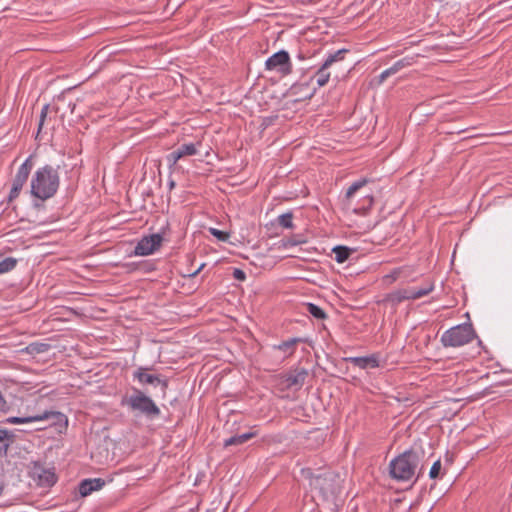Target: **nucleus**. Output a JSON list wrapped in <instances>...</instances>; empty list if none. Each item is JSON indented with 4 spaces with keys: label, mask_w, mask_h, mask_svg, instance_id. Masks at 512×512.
Returning a JSON list of instances; mask_svg holds the SVG:
<instances>
[{
    "label": "nucleus",
    "mask_w": 512,
    "mask_h": 512,
    "mask_svg": "<svg viewBox=\"0 0 512 512\" xmlns=\"http://www.w3.org/2000/svg\"><path fill=\"white\" fill-rule=\"evenodd\" d=\"M59 167L45 165L34 173L31 179V195L42 201L53 197L59 188Z\"/></svg>",
    "instance_id": "nucleus-1"
},
{
    "label": "nucleus",
    "mask_w": 512,
    "mask_h": 512,
    "mask_svg": "<svg viewBox=\"0 0 512 512\" xmlns=\"http://www.w3.org/2000/svg\"><path fill=\"white\" fill-rule=\"evenodd\" d=\"M421 454L413 449L406 450L389 464V473L397 481H409L418 471Z\"/></svg>",
    "instance_id": "nucleus-2"
},
{
    "label": "nucleus",
    "mask_w": 512,
    "mask_h": 512,
    "mask_svg": "<svg viewBox=\"0 0 512 512\" xmlns=\"http://www.w3.org/2000/svg\"><path fill=\"white\" fill-rule=\"evenodd\" d=\"M341 480L339 475L331 471H325L319 475L310 476V486L318 490L325 500L334 498L340 493Z\"/></svg>",
    "instance_id": "nucleus-3"
},
{
    "label": "nucleus",
    "mask_w": 512,
    "mask_h": 512,
    "mask_svg": "<svg viewBox=\"0 0 512 512\" xmlns=\"http://www.w3.org/2000/svg\"><path fill=\"white\" fill-rule=\"evenodd\" d=\"M476 337L472 324L464 323L446 330L441 336L444 347H460Z\"/></svg>",
    "instance_id": "nucleus-4"
},
{
    "label": "nucleus",
    "mask_w": 512,
    "mask_h": 512,
    "mask_svg": "<svg viewBox=\"0 0 512 512\" xmlns=\"http://www.w3.org/2000/svg\"><path fill=\"white\" fill-rule=\"evenodd\" d=\"M127 404L132 410L139 411L147 417L154 418L160 415V409L153 400L138 389H134V393L128 398Z\"/></svg>",
    "instance_id": "nucleus-5"
},
{
    "label": "nucleus",
    "mask_w": 512,
    "mask_h": 512,
    "mask_svg": "<svg viewBox=\"0 0 512 512\" xmlns=\"http://www.w3.org/2000/svg\"><path fill=\"white\" fill-rule=\"evenodd\" d=\"M433 290V285H428L425 288H406L399 289L387 294L383 302L396 307L405 300H415L428 295Z\"/></svg>",
    "instance_id": "nucleus-6"
},
{
    "label": "nucleus",
    "mask_w": 512,
    "mask_h": 512,
    "mask_svg": "<svg viewBox=\"0 0 512 512\" xmlns=\"http://www.w3.org/2000/svg\"><path fill=\"white\" fill-rule=\"evenodd\" d=\"M43 420H52L54 425H64L67 427L68 419L67 416L58 411H45L41 414L27 416V417H8L5 422L8 424H27Z\"/></svg>",
    "instance_id": "nucleus-7"
},
{
    "label": "nucleus",
    "mask_w": 512,
    "mask_h": 512,
    "mask_svg": "<svg viewBox=\"0 0 512 512\" xmlns=\"http://www.w3.org/2000/svg\"><path fill=\"white\" fill-rule=\"evenodd\" d=\"M33 168L32 156L28 157L18 168L13 179L12 187L8 195V203L14 201L20 194L23 186L28 180L29 174Z\"/></svg>",
    "instance_id": "nucleus-8"
},
{
    "label": "nucleus",
    "mask_w": 512,
    "mask_h": 512,
    "mask_svg": "<svg viewBox=\"0 0 512 512\" xmlns=\"http://www.w3.org/2000/svg\"><path fill=\"white\" fill-rule=\"evenodd\" d=\"M265 69L268 71H277L282 76L291 74L292 63L289 53L285 50L274 53L266 60Z\"/></svg>",
    "instance_id": "nucleus-9"
},
{
    "label": "nucleus",
    "mask_w": 512,
    "mask_h": 512,
    "mask_svg": "<svg viewBox=\"0 0 512 512\" xmlns=\"http://www.w3.org/2000/svg\"><path fill=\"white\" fill-rule=\"evenodd\" d=\"M348 52L347 49H340L334 52L333 54H330L327 59L324 61V63L321 65V67L317 70L315 73L314 78L316 79V82L319 87L325 86L330 78V73L327 71L334 63L338 61H342Z\"/></svg>",
    "instance_id": "nucleus-10"
},
{
    "label": "nucleus",
    "mask_w": 512,
    "mask_h": 512,
    "mask_svg": "<svg viewBox=\"0 0 512 512\" xmlns=\"http://www.w3.org/2000/svg\"><path fill=\"white\" fill-rule=\"evenodd\" d=\"M162 241L163 237L159 233L144 236L135 246L134 254L137 256L153 254L161 247Z\"/></svg>",
    "instance_id": "nucleus-11"
},
{
    "label": "nucleus",
    "mask_w": 512,
    "mask_h": 512,
    "mask_svg": "<svg viewBox=\"0 0 512 512\" xmlns=\"http://www.w3.org/2000/svg\"><path fill=\"white\" fill-rule=\"evenodd\" d=\"M149 368L139 367L133 373V378L138 380L141 384H149L152 386H161L162 395L165 396L166 390L168 388V381L166 379L160 378V376L148 374L147 371Z\"/></svg>",
    "instance_id": "nucleus-12"
},
{
    "label": "nucleus",
    "mask_w": 512,
    "mask_h": 512,
    "mask_svg": "<svg viewBox=\"0 0 512 512\" xmlns=\"http://www.w3.org/2000/svg\"><path fill=\"white\" fill-rule=\"evenodd\" d=\"M344 361L353 364L360 369L377 368L380 366L378 354H371L362 357H346Z\"/></svg>",
    "instance_id": "nucleus-13"
},
{
    "label": "nucleus",
    "mask_w": 512,
    "mask_h": 512,
    "mask_svg": "<svg viewBox=\"0 0 512 512\" xmlns=\"http://www.w3.org/2000/svg\"><path fill=\"white\" fill-rule=\"evenodd\" d=\"M414 63L413 57H405L395 62L390 68L384 70L378 77V84H382L388 77L398 73L403 68L409 67Z\"/></svg>",
    "instance_id": "nucleus-14"
},
{
    "label": "nucleus",
    "mask_w": 512,
    "mask_h": 512,
    "mask_svg": "<svg viewBox=\"0 0 512 512\" xmlns=\"http://www.w3.org/2000/svg\"><path fill=\"white\" fill-rule=\"evenodd\" d=\"M105 485L101 478L84 479L78 485V492L81 497L90 495L93 491L100 490Z\"/></svg>",
    "instance_id": "nucleus-15"
},
{
    "label": "nucleus",
    "mask_w": 512,
    "mask_h": 512,
    "mask_svg": "<svg viewBox=\"0 0 512 512\" xmlns=\"http://www.w3.org/2000/svg\"><path fill=\"white\" fill-rule=\"evenodd\" d=\"M308 376V372L305 368L295 369L288 373L285 377V382L288 388H301Z\"/></svg>",
    "instance_id": "nucleus-16"
},
{
    "label": "nucleus",
    "mask_w": 512,
    "mask_h": 512,
    "mask_svg": "<svg viewBox=\"0 0 512 512\" xmlns=\"http://www.w3.org/2000/svg\"><path fill=\"white\" fill-rule=\"evenodd\" d=\"M302 342H304L303 338L295 337V338H291L289 340L283 341L278 345H275L274 348L277 350H280L284 353H287V356H291L294 354L297 344L302 343Z\"/></svg>",
    "instance_id": "nucleus-17"
},
{
    "label": "nucleus",
    "mask_w": 512,
    "mask_h": 512,
    "mask_svg": "<svg viewBox=\"0 0 512 512\" xmlns=\"http://www.w3.org/2000/svg\"><path fill=\"white\" fill-rule=\"evenodd\" d=\"M14 440L15 434L12 431L0 428V442L2 443L0 446V453L6 455Z\"/></svg>",
    "instance_id": "nucleus-18"
},
{
    "label": "nucleus",
    "mask_w": 512,
    "mask_h": 512,
    "mask_svg": "<svg viewBox=\"0 0 512 512\" xmlns=\"http://www.w3.org/2000/svg\"><path fill=\"white\" fill-rule=\"evenodd\" d=\"M355 252L354 249L349 248L347 246H336L332 249V253L334 254V259L338 263H344L348 260L351 254Z\"/></svg>",
    "instance_id": "nucleus-19"
},
{
    "label": "nucleus",
    "mask_w": 512,
    "mask_h": 512,
    "mask_svg": "<svg viewBox=\"0 0 512 512\" xmlns=\"http://www.w3.org/2000/svg\"><path fill=\"white\" fill-rule=\"evenodd\" d=\"M256 435V432H247L240 435L231 436L230 438L224 441V446L228 447L232 445H242L251 438L255 437Z\"/></svg>",
    "instance_id": "nucleus-20"
},
{
    "label": "nucleus",
    "mask_w": 512,
    "mask_h": 512,
    "mask_svg": "<svg viewBox=\"0 0 512 512\" xmlns=\"http://www.w3.org/2000/svg\"><path fill=\"white\" fill-rule=\"evenodd\" d=\"M36 473L41 485L52 486L56 482V476L50 470H42V473H38L36 469L35 474Z\"/></svg>",
    "instance_id": "nucleus-21"
},
{
    "label": "nucleus",
    "mask_w": 512,
    "mask_h": 512,
    "mask_svg": "<svg viewBox=\"0 0 512 512\" xmlns=\"http://www.w3.org/2000/svg\"><path fill=\"white\" fill-rule=\"evenodd\" d=\"M368 182H369L368 179L362 178V179H359V180L355 181L354 183H352L346 191V195H345L346 199L350 200L354 196V194L357 191H359L362 187H364Z\"/></svg>",
    "instance_id": "nucleus-22"
},
{
    "label": "nucleus",
    "mask_w": 512,
    "mask_h": 512,
    "mask_svg": "<svg viewBox=\"0 0 512 512\" xmlns=\"http://www.w3.org/2000/svg\"><path fill=\"white\" fill-rule=\"evenodd\" d=\"M305 306H306V311L310 315H312L314 318L323 320L327 317L324 310L321 307H319L318 305L313 304V303H307Z\"/></svg>",
    "instance_id": "nucleus-23"
},
{
    "label": "nucleus",
    "mask_w": 512,
    "mask_h": 512,
    "mask_svg": "<svg viewBox=\"0 0 512 512\" xmlns=\"http://www.w3.org/2000/svg\"><path fill=\"white\" fill-rule=\"evenodd\" d=\"M17 265V259L13 257H7L0 261V274H4L12 271Z\"/></svg>",
    "instance_id": "nucleus-24"
},
{
    "label": "nucleus",
    "mask_w": 512,
    "mask_h": 512,
    "mask_svg": "<svg viewBox=\"0 0 512 512\" xmlns=\"http://www.w3.org/2000/svg\"><path fill=\"white\" fill-rule=\"evenodd\" d=\"M178 152L181 154V157L192 156L197 154V146L194 143H185L177 148Z\"/></svg>",
    "instance_id": "nucleus-25"
},
{
    "label": "nucleus",
    "mask_w": 512,
    "mask_h": 512,
    "mask_svg": "<svg viewBox=\"0 0 512 512\" xmlns=\"http://www.w3.org/2000/svg\"><path fill=\"white\" fill-rule=\"evenodd\" d=\"M292 219H293L292 213H285L278 217V223L280 226H282L284 228H292L293 227Z\"/></svg>",
    "instance_id": "nucleus-26"
},
{
    "label": "nucleus",
    "mask_w": 512,
    "mask_h": 512,
    "mask_svg": "<svg viewBox=\"0 0 512 512\" xmlns=\"http://www.w3.org/2000/svg\"><path fill=\"white\" fill-rule=\"evenodd\" d=\"M209 232L211 235H213L214 237H216L219 241H227L229 239V233L225 232V231H222V230H219V229H216V228H209Z\"/></svg>",
    "instance_id": "nucleus-27"
},
{
    "label": "nucleus",
    "mask_w": 512,
    "mask_h": 512,
    "mask_svg": "<svg viewBox=\"0 0 512 512\" xmlns=\"http://www.w3.org/2000/svg\"><path fill=\"white\" fill-rule=\"evenodd\" d=\"M49 345L44 343H32L28 346L30 352L44 353L48 350Z\"/></svg>",
    "instance_id": "nucleus-28"
},
{
    "label": "nucleus",
    "mask_w": 512,
    "mask_h": 512,
    "mask_svg": "<svg viewBox=\"0 0 512 512\" xmlns=\"http://www.w3.org/2000/svg\"><path fill=\"white\" fill-rule=\"evenodd\" d=\"M440 471H441V461L440 459L436 460L431 469H430V472H429V477L431 479H436L439 477V474H440Z\"/></svg>",
    "instance_id": "nucleus-29"
},
{
    "label": "nucleus",
    "mask_w": 512,
    "mask_h": 512,
    "mask_svg": "<svg viewBox=\"0 0 512 512\" xmlns=\"http://www.w3.org/2000/svg\"><path fill=\"white\" fill-rule=\"evenodd\" d=\"M401 272H402V268H396L390 274L385 276V280L388 283H393L400 277Z\"/></svg>",
    "instance_id": "nucleus-30"
},
{
    "label": "nucleus",
    "mask_w": 512,
    "mask_h": 512,
    "mask_svg": "<svg viewBox=\"0 0 512 512\" xmlns=\"http://www.w3.org/2000/svg\"><path fill=\"white\" fill-rule=\"evenodd\" d=\"M181 158V154L176 149L167 156V161L170 163V165H175L177 161Z\"/></svg>",
    "instance_id": "nucleus-31"
},
{
    "label": "nucleus",
    "mask_w": 512,
    "mask_h": 512,
    "mask_svg": "<svg viewBox=\"0 0 512 512\" xmlns=\"http://www.w3.org/2000/svg\"><path fill=\"white\" fill-rule=\"evenodd\" d=\"M233 277L236 280L244 281L246 279V274H245V272L243 270L235 268L234 271H233Z\"/></svg>",
    "instance_id": "nucleus-32"
},
{
    "label": "nucleus",
    "mask_w": 512,
    "mask_h": 512,
    "mask_svg": "<svg viewBox=\"0 0 512 512\" xmlns=\"http://www.w3.org/2000/svg\"><path fill=\"white\" fill-rule=\"evenodd\" d=\"M46 117H47V114L40 113V119H39V124H38V133L41 131Z\"/></svg>",
    "instance_id": "nucleus-33"
},
{
    "label": "nucleus",
    "mask_w": 512,
    "mask_h": 512,
    "mask_svg": "<svg viewBox=\"0 0 512 512\" xmlns=\"http://www.w3.org/2000/svg\"><path fill=\"white\" fill-rule=\"evenodd\" d=\"M204 265L205 264H201L196 271L189 274V277H195L203 269Z\"/></svg>",
    "instance_id": "nucleus-34"
},
{
    "label": "nucleus",
    "mask_w": 512,
    "mask_h": 512,
    "mask_svg": "<svg viewBox=\"0 0 512 512\" xmlns=\"http://www.w3.org/2000/svg\"><path fill=\"white\" fill-rule=\"evenodd\" d=\"M366 198L368 201V207L370 208L373 205L374 199L371 195H368Z\"/></svg>",
    "instance_id": "nucleus-35"
},
{
    "label": "nucleus",
    "mask_w": 512,
    "mask_h": 512,
    "mask_svg": "<svg viewBox=\"0 0 512 512\" xmlns=\"http://www.w3.org/2000/svg\"><path fill=\"white\" fill-rule=\"evenodd\" d=\"M48 110H49V105L46 104L42 107L41 109V113H44V114H48Z\"/></svg>",
    "instance_id": "nucleus-36"
},
{
    "label": "nucleus",
    "mask_w": 512,
    "mask_h": 512,
    "mask_svg": "<svg viewBox=\"0 0 512 512\" xmlns=\"http://www.w3.org/2000/svg\"><path fill=\"white\" fill-rule=\"evenodd\" d=\"M174 186H175L174 181H171V182L169 183V187H170V189H172Z\"/></svg>",
    "instance_id": "nucleus-37"
},
{
    "label": "nucleus",
    "mask_w": 512,
    "mask_h": 512,
    "mask_svg": "<svg viewBox=\"0 0 512 512\" xmlns=\"http://www.w3.org/2000/svg\"><path fill=\"white\" fill-rule=\"evenodd\" d=\"M422 471V467L419 468V471H418V474H417V477H419L420 473Z\"/></svg>",
    "instance_id": "nucleus-38"
},
{
    "label": "nucleus",
    "mask_w": 512,
    "mask_h": 512,
    "mask_svg": "<svg viewBox=\"0 0 512 512\" xmlns=\"http://www.w3.org/2000/svg\"><path fill=\"white\" fill-rule=\"evenodd\" d=\"M2 492H3V488H2V487H0V495L2 494Z\"/></svg>",
    "instance_id": "nucleus-39"
}]
</instances>
